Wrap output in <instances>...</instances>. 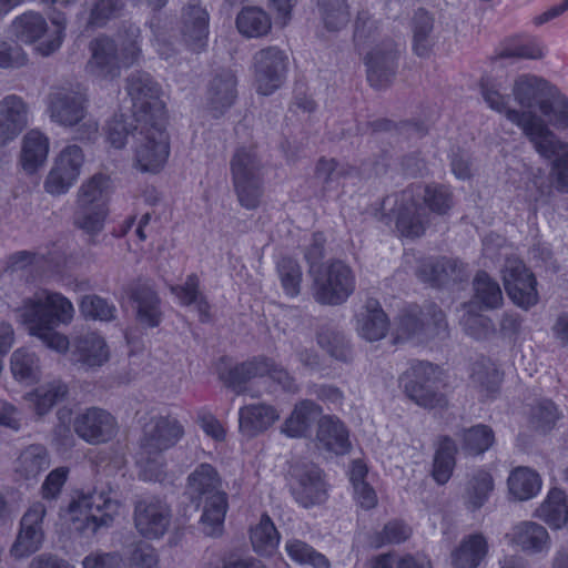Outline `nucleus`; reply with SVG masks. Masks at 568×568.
<instances>
[{"mask_svg": "<svg viewBox=\"0 0 568 568\" xmlns=\"http://www.w3.org/2000/svg\"><path fill=\"white\" fill-rule=\"evenodd\" d=\"M197 280L195 276H189L184 285L175 286L172 292L179 302L184 305L197 303Z\"/></svg>", "mask_w": 568, "mask_h": 568, "instance_id": "obj_54", "label": "nucleus"}, {"mask_svg": "<svg viewBox=\"0 0 568 568\" xmlns=\"http://www.w3.org/2000/svg\"><path fill=\"white\" fill-rule=\"evenodd\" d=\"M10 369L13 378L20 383L31 384L40 377L38 358L27 348H18L12 353Z\"/></svg>", "mask_w": 568, "mask_h": 568, "instance_id": "obj_34", "label": "nucleus"}, {"mask_svg": "<svg viewBox=\"0 0 568 568\" xmlns=\"http://www.w3.org/2000/svg\"><path fill=\"white\" fill-rule=\"evenodd\" d=\"M69 476V469L67 467H58L51 470L42 486L41 494L44 499H55L59 497L67 479Z\"/></svg>", "mask_w": 568, "mask_h": 568, "instance_id": "obj_48", "label": "nucleus"}, {"mask_svg": "<svg viewBox=\"0 0 568 568\" xmlns=\"http://www.w3.org/2000/svg\"><path fill=\"white\" fill-rule=\"evenodd\" d=\"M463 324L467 333L475 338L483 337L490 329L489 321L483 315H474L469 313L467 317L463 320Z\"/></svg>", "mask_w": 568, "mask_h": 568, "instance_id": "obj_56", "label": "nucleus"}, {"mask_svg": "<svg viewBox=\"0 0 568 568\" xmlns=\"http://www.w3.org/2000/svg\"><path fill=\"white\" fill-rule=\"evenodd\" d=\"M250 541L253 550L260 556L271 557L277 551L281 535L267 515L261 516V518L251 526Z\"/></svg>", "mask_w": 568, "mask_h": 568, "instance_id": "obj_27", "label": "nucleus"}, {"mask_svg": "<svg viewBox=\"0 0 568 568\" xmlns=\"http://www.w3.org/2000/svg\"><path fill=\"white\" fill-rule=\"evenodd\" d=\"M44 509L41 505L30 508L21 520V528L16 542L11 548V555L24 558L36 552L42 542L41 521Z\"/></svg>", "mask_w": 568, "mask_h": 568, "instance_id": "obj_17", "label": "nucleus"}, {"mask_svg": "<svg viewBox=\"0 0 568 568\" xmlns=\"http://www.w3.org/2000/svg\"><path fill=\"white\" fill-rule=\"evenodd\" d=\"M267 3L273 13L275 26L284 28L292 19V12L297 0H268Z\"/></svg>", "mask_w": 568, "mask_h": 568, "instance_id": "obj_51", "label": "nucleus"}, {"mask_svg": "<svg viewBox=\"0 0 568 568\" xmlns=\"http://www.w3.org/2000/svg\"><path fill=\"white\" fill-rule=\"evenodd\" d=\"M128 94L139 113L150 108V119L140 133L133 151V168L146 174H159L170 156V139L164 126V103L158 85L145 73L133 75L128 82Z\"/></svg>", "mask_w": 568, "mask_h": 568, "instance_id": "obj_2", "label": "nucleus"}, {"mask_svg": "<svg viewBox=\"0 0 568 568\" xmlns=\"http://www.w3.org/2000/svg\"><path fill=\"white\" fill-rule=\"evenodd\" d=\"M80 308L85 317L101 321H109L113 318L115 311L112 305L94 295L83 297Z\"/></svg>", "mask_w": 568, "mask_h": 568, "instance_id": "obj_46", "label": "nucleus"}, {"mask_svg": "<svg viewBox=\"0 0 568 568\" xmlns=\"http://www.w3.org/2000/svg\"><path fill=\"white\" fill-rule=\"evenodd\" d=\"M73 314V305L67 297L47 290H40L24 298L16 310L18 321L26 326L28 333L58 353L68 349L69 339L55 328L61 324H69Z\"/></svg>", "mask_w": 568, "mask_h": 568, "instance_id": "obj_3", "label": "nucleus"}, {"mask_svg": "<svg viewBox=\"0 0 568 568\" xmlns=\"http://www.w3.org/2000/svg\"><path fill=\"white\" fill-rule=\"evenodd\" d=\"M278 275L286 295L296 296L300 292L302 272L297 263L292 258H283L278 265Z\"/></svg>", "mask_w": 568, "mask_h": 568, "instance_id": "obj_43", "label": "nucleus"}, {"mask_svg": "<svg viewBox=\"0 0 568 568\" xmlns=\"http://www.w3.org/2000/svg\"><path fill=\"white\" fill-rule=\"evenodd\" d=\"M494 488V480L490 474L488 473H481L479 474L473 483V489L474 494L476 496L475 504H481L483 500L487 497V495L493 490Z\"/></svg>", "mask_w": 568, "mask_h": 568, "instance_id": "obj_61", "label": "nucleus"}, {"mask_svg": "<svg viewBox=\"0 0 568 568\" xmlns=\"http://www.w3.org/2000/svg\"><path fill=\"white\" fill-rule=\"evenodd\" d=\"M325 23L329 28H337L344 24L348 19L346 4L343 0H333L329 8L325 9Z\"/></svg>", "mask_w": 568, "mask_h": 568, "instance_id": "obj_53", "label": "nucleus"}, {"mask_svg": "<svg viewBox=\"0 0 568 568\" xmlns=\"http://www.w3.org/2000/svg\"><path fill=\"white\" fill-rule=\"evenodd\" d=\"M284 549L291 560L302 567L329 568V561L324 555L315 551L312 547L301 540H287L285 542Z\"/></svg>", "mask_w": 568, "mask_h": 568, "instance_id": "obj_35", "label": "nucleus"}, {"mask_svg": "<svg viewBox=\"0 0 568 568\" xmlns=\"http://www.w3.org/2000/svg\"><path fill=\"white\" fill-rule=\"evenodd\" d=\"M139 320L148 326H155L160 322L159 302L152 292L136 297Z\"/></svg>", "mask_w": 568, "mask_h": 568, "instance_id": "obj_47", "label": "nucleus"}, {"mask_svg": "<svg viewBox=\"0 0 568 568\" xmlns=\"http://www.w3.org/2000/svg\"><path fill=\"white\" fill-rule=\"evenodd\" d=\"M19 420V414L16 408L11 404L0 400V425L17 429Z\"/></svg>", "mask_w": 568, "mask_h": 568, "instance_id": "obj_63", "label": "nucleus"}, {"mask_svg": "<svg viewBox=\"0 0 568 568\" xmlns=\"http://www.w3.org/2000/svg\"><path fill=\"white\" fill-rule=\"evenodd\" d=\"M456 446L449 438L439 442L434 459L433 477L438 484H445L450 478L455 465Z\"/></svg>", "mask_w": 568, "mask_h": 568, "instance_id": "obj_39", "label": "nucleus"}, {"mask_svg": "<svg viewBox=\"0 0 568 568\" xmlns=\"http://www.w3.org/2000/svg\"><path fill=\"white\" fill-rule=\"evenodd\" d=\"M136 37V30H132L129 38L119 37L116 42L109 38L97 39L92 43V58L89 62L91 75L100 82L113 80L122 68L133 64L140 53Z\"/></svg>", "mask_w": 568, "mask_h": 568, "instance_id": "obj_6", "label": "nucleus"}, {"mask_svg": "<svg viewBox=\"0 0 568 568\" xmlns=\"http://www.w3.org/2000/svg\"><path fill=\"white\" fill-rule=\"evenodd\" d=\"M280 418V413L270 405L253 404L240 409V430L244 436L253 437L266 430Z\"/></svg>", "mask_w": 568, "mask_h": 568, "instance_id": "obj_23", "label": "nucleus"}, {"mask_svg": "<svg viewBox=\"0 0 568 568\" xmlns=\"http://www.w3.org/2000/svg\"><path fill=\"white\" fill-rule=\"evenodd\" d=\"M209 16L197 6L190 8L184 14V37L194 49L202 47L207 37Z\"/></svg>", "mask_w": 568, "mask_h": 568, "instance_id": "obj_36", "label": "nucleus"}, {"mask_svg": "<svg viewBox=\"0 0 568 568\" xmlns=\"http://www.w3.org/2000/svg\"><path fill=\"white\" fill-rule=\"evenodd\" d=\"M317 439L325 449L336 455L346 454L351 448L345 426L338 419L329 416L321 419Z\"/></svg>", "mask_w": 568, "mask_h": 568, "instance_id": "obj_30", "label": "nucleus"}, {"mask_svg": "<svg viewBox=\"0 0 568 568\" xmlns=\"http://www.w3.org/2000/svg\"><path fill=\"white\" fill-rule=\"evenodd\" d=\"M170 523V510L161 500H142L135 507V528L146 539L161 538L168 531Z\"/></svg>", "mask_w": 568, "mask_h": 568, "instance_id": "obj_16", "label": "nucleus"}, {"mask_svg": "<svg viewBox=\"0 0 568 568\" xmlns=\"http://www.w3.org/2000/svg\"><path fill=\"white\" fill-rule=\"evenodd\" d=\"M508 538L513 545L528 554H539L549 548L548 531L532 521H525L515 526Z\"/></svg>", "mask_w": 568, "mask_h": 568, "instance_id": "obj_25", "label": "nucleus"}, {"mask_svg": "<svg viewBox=\"0 0 568 568\" xmlns=\"http://www.w3.org/2000/svg\"><path fill=\"white\" fill-rule=\"evenodd\" d=\"M545 87L546 82L536 77L521 75L515 81L511 101H505L500 93L493 89L484 91V99L490 109L518 125L541 155L555 158L558 181L561 187L568 190V145L557 144L542 120L536 116L539 112L554 126L568 128V103L558 99L550 105L540 104L539 95Z\"/></svg>", "mask_w": 568, "mask_h": 568, "instance_id": "obj_1", "label": "nucleus"}, {"mask_svg": "<svg viewBox=\"0 0 568 568\" xmlns=\"http://www.w3.org/2000/svg\"><path fill=\"white\" fill-rule=\"evenodd\" d=\"M552 337L561 345H568V313L559 314L550 328Z\"/></svg>", "mask_w": 568, "mask_h": 568, "instance_id": "obj_62", "label": "nucleus"}, {"mask_svg": "<svg viewBox=\"0 0 568 568\" xmlns=\"http://www.w3.org/2000/svg\"><path fill=\"white\" fill-rule=\"evenodd\" d=\"M430 29V19L425 17L423 24L414 31V50L418 55L425 54L429 47L428 33Z\"/></svg>", "mask_w": 568, "mask_h": 568, "instance_id": "obj_60", "label": "nucleus"}, {"mask_svg": "<svg viewBox=\"0 0 568 568\" xmlns=\"http://www.w3.org/2000/svg\"><path fill=\"white\" fill-rule=\"evenodd\" d=\"M75 433L90 444L106 443L116 434L114 417L100 408L87 409L75 417Z\"/></svg>", "mask_w": 568, "mask_h": 568, "instance_id": "obj_15", "label": "nucleus"}, {"mask_svg": "<svg viewBox=\"0 0 568 568\" xmlns=\"http://www.w3.org/2000/svg\"><path fill=\"white\" fill-rule=\"evenodd\" d=\"M420 210L422 209H417V204L414 203L398 213L396 227L402 235L406 237H414L419 236L424 232V227L419 221L422 214Z\"/></svg>", "mask_w": 568, "mask_h": 568, "instance_id": "obj_45", "label": "nucleus"}, {"mask_svg": "<svg viewBox=\"0 0 568 568\" xmlns=\"http://www.w3.org/2000/svg\"><path fill=\"white\" fill-rule=\"evenodd\" d=\"M131 104L133 109L132 114H115L105 125V139L113 149H122L126 144L129 134L132 130L136 129V126L133 125V119L138 122L144 121L145 124L149 122L150 108L146 106L145 113H139L136 115V109L133 106L132 102Z\"/></svg>", "mask_w": 568, "mask_h": 568, "instance_id": "obj_29", "label": "nucleus"}, {"mask_svg": "<svg viewBox=\"0 0 568 568\" xmlns=\"http://www.w3.org/2000/svg\"><path fill=\"white\" fill-rule=\"evenodd\" d=\"M288 65V54L278 47L258 50L252 64L256 92L262 95L274 93L284 83Z\"/></svg>", "mask_w": 568, "mask_h": 568, "instance_id": "obj_11", "label": "nucleus"}, {"mask_svg": "<svg viewBox=\"0 0 568 568\" xmlns=\"http://www.w3.org/2000/svg\"><path fill=\"white\" fill-rule=\"evenodd\" d=\"M234 189L242 206L251 210L260 203L263 166L252 150H240L232 160Z\"/></svg>", "mask_w": 568, "mask_h": 568, "instance_id": "obj_9", "label": "nucleus"}, {"mask_svg": "<svg viewBox=\"0 0 568 568\" xmlns=\"http://www.w3.org/2000/svg\"><path fill=\"white\" fill-rule=\"evenodd\" d=\"M121 505L103 491L77 494L67 509L61 513V520L69 529L81 534H94L108 526L120 514Z\"/></svg>", "mask_w": 568, "mask_h": 568, "instance_id": "obj_4", "label": "nucleus"}, {"mask_svg": "<svg viewBox=\"0 0 568 568\" xmlns=\"http://www.w3.org/2000/svg\"><path fill=\"white\" fill-rule=\"evenodd\" d=\"M475 293L476 300L487 307H496L503 300L498 284L484 273L477 275L475 280Z\"/></svg>", "mask_w": 568, "mask_h": 568, "instance_id": "obj_44", "label": "nucleus"}, {"mask_svg": "<svg viewBox=\"0 0 568 568\" xmlns=\"http://www.w3.org/2000/svg\"><path fill=\"white\" fill-rule=\"evenodd\" d=\"M50 459L48 452L40 445L26 448L13 464V473L17 480L29 481L48 468Z\"/></svg>", "mask_w": 568, "mask_h": 568, "instance_id": "obj_28", "label": "nucleus"}, {"mask_svg": "<svg viewBox=\"0 0 568 568\" xmlns=\"http://www.w3.org/2000/svg\"><path fill=\"white\" fill-rule=\"evenodd\" d=\"M65 386L61 383H52L37 388L26 396L29 406L39 416L47 414L51 407L64 396Z\"/></svg>", "mask_w": 568, "mask_h": 568, "instance_id": "obj_38", "label": "nucleus"}, {"mask_svg": "<svg viewBox=\"0 0 568 568\" xmlns=\"http://www.w3.org/2000/svg\"><path fill=\"white\" fill-rule=\"evenodd\" d=\"M494 443L491 429L477 425L466 429L462 436V450L466 455H478L486 452Z\"/></svg>", "mask_w": 568, "mask_h": 568, "instance_id": "obj_40", "label": "nucleus"}, {"mask_svg": "<svg viewBox=\"0 0 568 568\" xmlns=\"http://www.w3.org/2000/svg\"><path fill=\"white\" fill-rule=\"evenodd\" d=\"M182 427L175 420H161L155 434L148 440L138 455V475L143 480H158L163 474L164 459L162 450L169 448L181 437Z\"/></svg>", "mask_w": 568, "mask_h": 568, "instance_id": "obj_8", "label": "nucleus"}, {"mask_svg": "<svg viewBox=\"0 0 568 568\" xmlns=\"http://www.w3.org/2000/svg\"><path fill=\"white\" fill-rule=\"evenodd\" d=\"M356 331L367 341H377L385 336L388 322L377 301L369 300L356 314Z\"/></svg>", "mask_w": 568, "mask_h": 568, "instance_id": "obj_22", "label": "nucleus"}, {"mask_svg": "<svg viewBox=\"0 0 568 568\" xmlns=\"http://www.w3.org/2000/svg\"><path fill=\"white\" fill-rule=\"evenodd\" d=\"M236 28L245 38H261L267 36L271 31L272 20L263 9L245 7L236 17Z\"/></svg>", "mask_w": 568, "mask_h": 568, "instance_id": "obj_32", "label": "nucleus"}, {"mask_svg": "<svg viewBox=\"0 0 568 568\" xmlns=\"http://www.w3.org/2000/svg\"><path fill=\"white\" fill-rule=\"evenodd\" d=\"M121 7L120 0H100L91 13V23L99 24L113 16Z\"/></svg>", "mask_w": 568, "mask_h": 568, "instance_id": "obj_55", "label": "nucleus"}, {"mask_svg": "<svg viewBox=\"0 0 568 568\" xmlns=\"http://www.w3.org/2000/svg\"><path fill=\"white\" fill-rule=\"evenodd\" d=\"M252 366L253 365L250 364L247 367L248 375H251V376L270 375L271 378H273L277 383L282 384L283 387L290 388L288 374L284 369L277 367L274 363L263 359V361L256 363L254 368Z\"/></svg>", "mask_w": 568, "mask_h": 568, "instance_id": "obj_50", "label": "nucleus"}, {"mask_svg": "<svg viewBox=\"0 0 568 568\" xmlns=\"http://www.w3.org/2000/svg\"><path fill=\"white\" fill-rule=\"evenodd\" d=\"M353 291L354 276L342 262L324 265L314 272V296L322 304H341Z\"/></svg>", "mask_w": 568, "mask_h": 568, "instance_id": "obj_12", "label": "nucleus"}, {"mask_svg": "<svg viewBox=\"0 0 568 568\" xmlns=\"http://www.w3.org/2000/svg\"><path fill=\"white\" fill-rule=\"evenodd\" d=\"M200 426L203 432L212 437L214 440H222L225 436V430L222 424L212 415L203 413L199 417Z\"/></svg>", "mask_w": 568, "mask_h": 568, "instance_id": "obj_59", "label": "nucleus"}, {"mask_svg": "<svg viewBox=\"0 0 568 568\" xmlns=\"http://www.w3.org/2000/svg\"><path fill=\"white\" fill-rule=\"evenodd\" d=\"M28 111L21 99L8 97L0 104V144L12 140L27 124Z\"/></svg>", "mask_w": 568, "mask_h": 568, "instance_id": "obj_24", "label": "nucleus"}, {"mask_svg": "<svg viewBox=\"0 0 568 568\" xmlns=\"http://www.w3.org/2000/svg\"><path fill=\"white\" fill-rule=\"evenodd\" d=\"M84 164V154L77 145L63 148L54 158L44 189L52 195L67 193L78 181Z\"/></svg>", "mask_w": 568, "mask_h": 568, "instance_id": "obj_13", "label": "nucleus"}, {"mask_svg": "<svg viewBox=\"0 0 568 568\" xmlns=\"http://www.w3.org/2000/svg\"><path fill=\"white\" fill-rule=\"evenodd\" d=\"M217 484L216 471L209 464L197 466L187 480L190 497L194 499L204 498L201 529L210 537L222 534L227 509L226 496L217 489Z\"/></svg>", "mask_w": 568, "mask_h": 568, "instance_id": "obj_5", "label": "nucleus"}, {"mask_svg": "<svg viewBox=\"0 0 568 568\" xmlns=\"http://www.w3.org/2000/svg\"><path fill=\"white\" fill-rule=\"evenodd\" d=\"M65 29V18L53 17L51 24L38 13L27 12L18 17L12 23L14 37L34 47V50L42 55H49L61 45Z\"/></svg>", "mask_w": 568, "mask_h": 568, "instance_id": "obj_7", "label": "nucleus"}, {"mask_svg": "<svg viewBox=\"0 0 568 568\" xmlns=\"http://www.w3.org/2000/svg\"><path fill=\"white\" fill-rule=\"evenodd\" d=\"M550 529L558 530L568 526V500L564 490L550 489L534 513Z\"/></svg>", "mask_w": 568, "mask_h": 568, "instance_id": "obj_21", "label": "nucleus"}, {"mask_svg": "<svg viewBox=\"0 0 568 568\" xmlns=\"http://www.w3.org/2000/svg\"><path fill=\"white\" fill-rule=\"evenodd\" d=\"M508 493L511 498L525 501L536 497L542 487L540 475L532 468L519 466L507 478Z\"/></svg>", "mask_w": 568, "mask_h": 568, "instance_id": "obj_26", "label": "nucleus"}, {"mask_svg": "<svg viewBox=\"0 0 568 568\" xmlns=\"http://www.w3.org/2000/svg\"><path fill=\"white\" fill-rule=\"evenodd\" d=\"M50 152L49 138L38 130L29 131L22 140L20 164L28 174H36L47 164Z\"/></svg>", "mask_w": 568, "mask_h": 568, "instance_id": "obj_19", "label": "nucleus"}, {"mask_svg": "<svg viewBox=\"0 0 568 568\" xmlns=\"http://www.w3.org/2000/svg\"><path fill=\"white\" fill-rule=\"evenodd\" d=\"M353 496L356 504L364 509L374 508L377 504L376 493L367 483L357 484L353 488Z\"/></svg>", "mask_w": 568, "mask_h": 568, "instance_id": "obj_57", "label": "nucleus"}, {"mask_svg": "<svg viewBox=\"0 0 568 568\" xmlns=\"http://www.w3.org/2000/svg\"><path fill=\"white\" fill-rule=\"evenodd\" d=\"M83 97L71 89L53 91L49 100L50 118L62 125H73L84 116Z\"/></svg>", "mask_w": 568, "mask_h": 568, "instance_id": "obj_18", "label": "nucleus"}, {"mask_svg": "<svg viewBox=\"0 0 568 568\" xmlns=\"http://www.w3.org/2000/svg\"><path fill=\"white\" fill-rule=\"evenodd\" d=\"M14 344V329L7 322L0 323V355L6 356Z\"/></svg>", "mask_w": 568, "mask_h": 568, "instance_id": "obj_64", "label": "nucleus"}, {"mask_svg": "<svg viewBox=\"0 0 568 568\" xmlns=\"http://www.w3.org/2000/svg\"><path fill=\"white\" fill-rule=\"evenodd\" d=\"M487 545L481 536H471L453 554L456 568H475L485 557Z\"/></svg>", "mask_w": 568, "mask_h": 568, "instance_id": "obj_37", "label": "nucleus"}, {"mask_svg": "<svg viewBox=\"0 0 568 568\" xmlns=\"http://www.w3.org/2000/svg\"><path fill=\"white\" fill-rule=\"evenodd\" d=\"M131 562L139 568H154L158 559L153 548L141 545L133 551Z\"/></svg>", "mask_w": 568, "mask_h": 568, "instance_id": "obj_58", "label": "nucleus"}, {"mask_svg": "<svg viewBox=\"0 0 568 568\" xmlns=\"http://www.w3.org/2000/svg\"><path fill=\"white\" fill-rule=\"evenodd\" d=\"M424 203L434 212L444 213L450 205V194L445 186H427Z\"/></svg>", "mask_w": 568, "mask_h": 568, "instance_id": "obj_49", "label": "nucleus"}, {"mask_svg": "<svg viewBox=\"0 0 568 568\" xmlns=\"http://www.w3.org/2000/svg\"><path fill=\"white\" fill-rule=\"evenodd\" d=\"M83 568H122L121 559L114 554L94 552L83 559Z\"/></svg>", "mask_w": 568, "mask_h": 568, "instance_id": "obj_52", "label": "nucleus"}, {"mask_svg": "<svg viewBox=\"0 0 568 568\" xmlns=\"http://www.w3.org/2000/svg\"><path fill=\"white\" fill-rule=\"evenodd\" d=\"M113 190V183L109 176L97 174L81 185L79 190V205L109 209Z\"/></svg>", "mask_w": 568, "mask_h": 568, "instance_id": "obj_31", "label": "nucleus"}, {"mask_svg": "<svg viewBox=\"0 0 568 568\" xmlns=\"http://www.w3.org/2000/svg\"><path fill=\"white\" fill-rule=\"evenodd\" d=\"M80 356L87 365L100 366L109 359V349L100 336L91 335L81 342Z\"/></svg>", "mask_w": 568, "mask_h": 568, "instance_id": "obj_42", "label": "nucleus"}, {"mask_svg": "<svg viewBox=\"0 0 568 568\" xmlns=\"http://www.w3.org/2000/svg\"><path fill=\"white\" fill-rule=\"evenodd\" d=\"M504 285L511 301L523 308L538 302L535 276L517 260L509 261L504 271Z\"/></svg>", "mask_w": 568, "mask_h": 568, "instance_id": "obj_14", "label": "nucleus"}, {"mask_svg": "<svg viewBox=\"0 0 568 568\" xmlns=\"http://www.w3.org/2000/svg\"><path fill=\"white\" fill-rule=\"evenodd\" d=\"M318 415L317 406L311 402H301L295 406L290 417L285 419L282 425V433L293 438L303 437Z\"/></svg>", "mask_w": 568, "mask_h": 568, "instance_id": "obj_33", "label": "nucleus"}, {"mask_svg": "<svg viewBox=\"0 0 568 568\" xmlns=\"http://www.w3.org/2000/svg\"><path fill=\"white\" fill-rule=\"evenodd\" d=\"M295 500L303 507H312L325 501L326 485L317 468L300 473L291 484Z\"/></svg>", "mask_w": 568, "mask_h": 568, "instance_id": "obj_20", "label": "nucleus"}, {"mask_svg": "<svg viewBox=\"0 0 568 568\" xmlns=\"http://www.w3.org/2000/svg\"><path fill=\"white\" fill-rule=\"evenodd\" d=\"M108 214V207H90L79 205L75 223L85 233L97 234L103 230Z\"/></svg>", "mask_w": 568, "mask_h": 568, "instance_id": "obj_41", "label": "nucleus"}, {"mask_svg": "<svg viewBox=\"0 0 568 568\" xmlns=\"http://www.w3.org/2000/svg\"><path fill=\"white\" fill-rule=\"evenodd\" d=\"M440 381L439 367L429 363H418L402 376L400 385L407 396L417 405L436 408L445 404L444 395L438 392Z\"/></svg>", "mask_w": 568, "mask_h": 568, "instance_id": "obj_10", "label": "nucleus"}]
</instances>
